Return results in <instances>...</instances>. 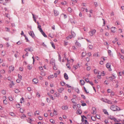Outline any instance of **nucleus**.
<instances>
[{"mask_svg":"<svg viewBox=\"0 0 124 124\" xmlns=\"http://www.w3.org/2000/svg\"><path fill=\"white\" fill-rule=\"evenodd\" d=\"M110 108L113 111H117L121 110V109L115 105H112L110 106Z\"/></svg>","mask_w":124,"mask_h":124,"instance_id":"nucleus-1","label":"nucleus"},{"mask_svg":"<svg viewBox=\"0 0 124 124\" xmlns=\"http://www.w3.org/2000/svg\"><path fill=\"white\" fill-rule=\"evenodd\" d=\"M96 32V30L95 29H92L89 32V35L91 36L94 35Z\"/></svg>","mask_w":124,"mask_h":124,"instance_id":"nucleus-2","label":"nucleus"},{"mask_svg":"<svg viewBox=\"0 0 124 124\" xmlns=\"http://www.w3.org/2000/svg\"><path fill=\"white\" fill-rule=\"evenodd\" d=\"M111 65L110 63H107L106 64V66L110 71L112 70V69L111 68Z\"/></svg>","mask_w":124,"mask_h":124,"instance_id":"nucleus-3","label":"nucleus"},{"mask_svg":"<svg viewBox=\"0 0 124 124\" xmlns=\"http://www.w3.org/2000/svg\"><path fill=\"white\" fill-rule=\"evenodd\" d=\"M29 34L32 38H34L35 36L33 31H31L29 32Z\"/></svg>","mask_w":124,"mask_h":124,"instance_id":"nucleus-4","label":"nucleus"},{"mask_svg":"<svg viewBox=\"0 0 124 124\" xmlns=\"http://www.w3.org/2000/svg\"><path fill=\"white\" fill-rule=\"evenodd\" d=\"M32 81L33 84H36L38 82V80L37 79L34 78L32 80Z\"/></svg>","mask_w":124,"mask_h":124,"instance_id":"nucleus-5","label":"nucleus"},{"mask_svg":"<svg viewBox=\"0 0 124 124\" xmlns=\"http://www.w3.org/2000/svg\"><path fill=\"white\" fill-rule=\"evenodd\" d=\"M55 60L53 59H51L50 63L51 64H52L53 66H55Z\"/></svg>","mask_w":124,"mask_h":124,"instance_id":"nucleus-6","label":"nucleus"},{"mask_svg":"<svg viewBox=\"0 0 124 124\" xmlns=\"http://www.w3.org/2000/svg\"><path fill=\"white\" fill-rule=\"evenodd\" d=\"M54 16H57L59 15V12L58 11L54 10Z\"/></svg>","mask_w":124,"mask_h":124,"instance_id":"nucleus-7","label":"nucleus"},{"mask_svg":"<svg viewBox=\"0 0 124 124\" xmlns=\"http://www.w3.org/2000/svg\"><path fill=\"white\" fill-rule=\"evenodd\" d=\"M80 66H79V64H78L76 65H74L73 66V69H75V70L79 67Z\"/></svg>","mask_w":124,"mask_h":124,"instance_id":"nucleus-8","label":"nucleus"},{"mask_svg":"<svg viewBox=\"0 0 124 124\" xmlns=\"http://www.w3.org/2000/svg\"><path fill=\"white\" fill-rule=\"evenodd\" d=\"M76 113L77 114L80 115L82 113V111L80 109H79L77 110Z\"/></svg>","mask_w":124,"mask_h":124,"instance_id":"nucleus-9","label":"nucleus"},{"mask_svg":"<svg viewBox=\"0 0 124 124\" xmlns=\"http://www.w3.org/2000/svg\"><path fill=\"white\" fill-rule=\"evenodd\" d=\"M14 68L13 66H10L9 67V69L10 72L11 71H13L14 70Z\"/></svg>","mask_w":124,"mask_h":124,"instance_id":"nucleus-10","label":"nucleus"},{"mask_svg":"<svg viewBox=\"0 0 124 124\" xmlns=\"http://www.w3.org/2000/svg\"><path fill=\"white\" fill-rule=\"evenodd\" d=\"M64 90V88L63 87H61L58 89V91L60 93H62Z\"/></svg>","mask_w":124,"mask_h":124,"instance_id":"nucleus-11","label":"nucleus"},{"mask_svg":"<svg viewBox=\"0 0 124 124\" xmlns=\"http://www.w3.org/2000/svg\"><path fill=\"white\" fill-rule=\"evenodd\" d=\"M64 76L65 79L67 80L68 79V75L66 73H65L64 74Z\"/></svg>","mask_w":124,"mask_h":124,"instance_id":"nucleus-12","label":"nucleus"},{"mask_svg":"<svg viewBox=\"0 0 124 124\" xmlns=\"http://www.w3.org/2000/svg\"><path fill=\"white\" fill-rule=\"evenodd\" d=\"M116 28L115 27H112L111 28V31L113 32H115V29Z\"/></svg>","mask_w":124,"mask_h":124,"instance_id":"nucleus-13","label":"nucleus"},{"mask_svg":"<svg viewBox=\"0 0 124 124\" xmlns=\"http://www.w3.org/2000/svg\"><path fill=\"white\" fill-rule=\"evenodd\" d=\"M68 108V107L67 106H63L62 107V109L63 110H67Z\"/></svg>","mask_w":124,"mask_h":124,"instance_id":"nucleus-14","label":"nucleus"},{"mask_svg":"<svg viewBox=\"0 0 124 124\" xmlns=\"http://www.w3.org/2000/svg\"><path fill=\"white\" fill-rule=\"evenodd\" d=\"M81 117H82V119H81L82 122H84V121L85 120V119H84V118H85V119L86 118V117H85V116H84V115L82 116Z\"/></svg>","mask_w":124,"mask_h":124,"instance_id":"nucleus-15","label":"nucleus"},{"mask_svg":"<svg viewBox=\"0 0 124 124\" xmlns=\"http://www.w3.org/2000/svg\"><path fill=\"white\" fill-rule=\"evenodd\" d=\"M101 100L103 102L107 103L108 99H104L103 98H102L101 99Z\"/></svg>","mask_w":124,"mask_h":124,"instance_id":"nucleus-16","label":"nucleus"},{"mask_svg":"<svg viewBox=\"0 0 124 124\" xmlns=\"http://www.w3.org/2000/svg\"><path fill=\"white\" fill-rule=\"evenodd\" d=\"M75 44L78 47H80L81 46L80 43L78 42L77 41H76V42L75 43Z\"/></svg>","mask_w":124,"mask_h":124,"instance_id":"nucleus-17","label":"nucleus"},{"mask_svg":"<svg viewBox=\"0 0 124 124\" xmlns=\"http://www.w3.org/2000/svg\"><path fill=\"white\" fill-rule=\"evenodd\" d=\"M71 35H72V37H74L76 35V34L74 32L72 31H71Z\"/></svg>","mask_w":124,"mask_h":124,"instance_id":"nucleus-18","label":"nucleus"},{"mask_svg":"<svg viewBox=\"0 0 124 124\" xmlns=\"http://www.w3.org/2000/svg\"><path fill=\"white\" fill-rule=\"evenodd\" d=\"M80 82L81 84L82 85H83L85 84V82L83 80H80Z\"/></svg>","mask_w":124,"mask_h":124,"instance_id":"nucleus-19","label":"nucleus"},{"mask_svg":"<svg viewBox=\"0 0 124 124\" xmlns=\"http://www.w3.org/2000/svg\"><path fill=\"white\" fill-rule=\"evenodd\" d=\"M54 76L53 75H50L48 77V79H50L52 78H54Z\"/></svg>","mask_w":124,"mask_h":124,"instance_id":"nucleus-20","label":"nucleus"},{"mask_svg":"<svg viewBox=\"0 0 124 124\" xmlns=\"http://www.w3.org/2000/svg\"><path fill=\"white\" fill-rule=\"evenodd\" d=\"M25 117H26V116L24 114H22L20 117L22 119H24Z\"/></svg>","mask_w":124,"mask_h":124,"instance_id":"nucleus-21","label":"nucleus"},{"mask_svg":"<svg viewBox=\"0 0 124 124\" xmlns=\"http://www.w3.org/2000/svg\"><path fill=\"white\" fill-rule=\"evenodd\" d=\"M60 94L59 93H54V95L56 97H58L60 95Z\"/></svg>","mask_w":124,"mask_h":124,"instance_id":"nucleus-22","label":"nucleus"},{"mask_svg":"<svg viewBox=\"0 0 124 124\" xmlns=\"http://www.w3.org/2000/svg\"><path fill=\"white\" fill-rule=\"evenodd\" d=\"M87 123V121L86 119H85V120L84 121L81 123V124H86Z\"/></svg>","mask_w":124,"mask_h":124,"instance_id":"nucleus-23","label":"nucleus"},{"mask_svg":"<svg viewBox=\"0 0 124 124\" xmlns=\"http://www.w3.org/2000/svg\"><path fill=\"white\" fill-rule=\"evenodd\" d=\"M5 71L4 70H2L0 71V74H3L5 73Z\"/></svg>","mask_w":124,"mask_h":124,"instance_id":"nucleus-24","label":"nucleus"},{"mask_svg":"<svg viewBox=\"0 0 124 124\" xmlns=\"http://www.w3.org/2000/svg\"><path fill=\"white\" fill-rule=\"evenodd\" d=\"M14 91L15 93H18L20 92V91L18 89H16L14 90Z\"/></svg>","mask_w":124,"mask_h":124,"instance_id":"nucleus-25","label":"nucleus"},{"mask_svg":"<svg viewBox=\"0 0 124 124\" xmlns=\"http://www.w3.org/2000/svg\"><path fill=\"white\" fill-rule=\"evenodd\" d=\"M82 55L81 56H82V57H83L85 56L86 55V53L85 52H83L82 53ZM82 58L83 57H82Z\"/></svg>","mask_w":124,"mask_h":124,"instance_id":"nucleus-26","label":"nucleus"},{"mask_svg":"<svg viewBox=\"0 0 124 124\" xmlns=\"http://www.w3.org/2000/svg\"><path fill=\"white\" fill-rule=\"evenodd\" d=\"M75 91L77 93H79V90L78 89V88H76L75 89Z\"/></svg>","mask_w":124,"mask_h":124,"instance_id":"nucleus-27","label":"nucleus"},{"mask_svg":"<svg viewBox=\"0 0 124 124\" xmlns=\"http://www.w3.org/2000/svg\"><path fill=\"white\" fill-rule=\"evenodd\" d=\"M91 119L93 121H95L96 120V118L95 116H92Z\"/></svg>","mask_w":124,"mask_h":124,"instance_id":"nucleus-28","label":"nucleus"},{"mask_svg":"<svg viewBox=\"0 0 124 124\" xmlns=\"http://www.w3.org/2000/svg\"><path fill=\"white\" fill-rule=\"evenodd\" d=\"M93 56H94L95 57H97L98 56H99V55L98 54V53H95L94 54H93Z\"/></svg>","mask_w":124,"mask_h":124,"instance_id":"nucleus-29","label":"nucleus"},{"mask_svg":"<svg viewBox=\"0 0 124 124\" xmlns=\"http://www.w3.org/2000/svg\"><path fill=\"white\" fill-rule=\"evenodd\" d=\"M27 121L29 123L31 124V122L32 121V120L31 119L29 118L27 120Z\"/></svg>","mask_w":124,"mask_h":124,"instance_id":"nucleus-30","label":"nucleus"},{"mask_svg":"<svg viewBox=\"0 0 124 124\" xmlns=\"http://www.w3.org/2000/svg\"><path fill=\"white\" fill-rule=\"evenodd\" d=\"M107 103L109 104H111L112 103V101L108 100H107Z\"/></svg>","mask_w":124,"mask_h":124,"instance_id":"nucleus-31","label":"nucleus"},{"mask_svg":"<svg viewBox=\"0 0 124 124\" xmlns=\"http://www.w3.org/2000/svg\"><path fill=\"white\" fill-rule=\"evenodd\" d=\"M61 3L62 5H64L66 4L67 3L65 1L64 2H61Z\"/></svg>","mask_w":124,"mask_h":124,"instance_id":"nucleus-32","label":"nucleus"},{"mask_svg":"<svg viewBox=\"0 0 124 124\" xmlns=\"http://www.w3.org/2000/svg\"><path fill=\"white\" fill-rule=\"evenodd\" d=\"M4 98H5V100H4L3 101V103L4 104H7V102L6 101V97L5 96L4 97Z\"/></svg>","mask_w":124,"mask_h":124,"instance_id":"nucleus-33","label":"nucleus"},{"mask_svg":"<svg viewBox=\"0 0 124 124\" xmlns=\"http://www.w3.org/2000/svg\"><path fill=\"white\" fill-rule=\"evenodd\" d=\"M61 84L62 86H64L65 84V83L63 81H62L61 82Z\"/></svg>","mask_w":124,"mask_h":124,"instance_id":"nucleus-34","label":"nucleus"},{"mask_svg":"<svg viewBox=\"0 0 124 124\" xmlns=\"http://www.w3.org/2000/svg\"><path fill=\"white\" fill-rule=\"evenodd\" d=\"M27 68L29 70H30L32 69V67L31 66L28 65L27 66Z\"/></svg>","mask_w":124,"mask_h":124,"instance_id":"nucleus-35","label":"nucleus"},{"mask_svg":"<svg viewBox=\"0 0 124 124\" xmlns=\"http://www.w3.org/2000/svg\"><path fill=\"white\" fill-rule=\"evenodd\" d=\"M10 115L11 116H15V114L12 112H11L10 113Z\"/></svg>","mask_w":124,"mask_h":124,"instance_id":"nucleus-36","label":"nucleus"},{"mask_svg":"<svg viewBox=\"0 0 124 124\" xmlns=\"http://www.w3.org/2000/svg\"><path fill=\"white\" fill-rule=\"evenodd\" d=\"M41 33L45 37H47V35L45 34L44 32L43 31V32L42 33Z\"/></svg>","mask_w":124,"mask_h":124,"instance_id":"nucleus-37","label":"nucleus"},{"mask_svg":"<svg viewBox=\"0 0 124 124\" xmlns=\"http://www.w3.org/2000/svg\"><path fill=\"white\" fill-rule=\"evenodd\" d=\"M94 72L95 74H99V73H98V71L96 70H94Z\"/></svg>","mask_w":124,"mask_h":124,"instance_id":"nucleus-38","label":"nucleus"},{"mask_svg":"<svg viewBox=\"0 0 124 124\" xmlns=\"http://www.w3.org/2000/svg\"><path fill=\"white\" fill-rule=\"evenodd\" d=\"M16 106L17 108H19L20 107V105L19 104H17L16 105Z\"/></svg>","mask_w":124,"mask_h":124,"instance_id":"nucleus-39","label":"nucleus"},{"mask_svg":"<svg viewBox=\"0 0 124 124\" xmlns=\"http://www.w3.org/2000/svg\"><path fill=\"white\" fill-rule=\"evenodd\" d=\"M67 10L70 12H71L72 11V8H68Z\"/></svg>","mask_w":124,"mask_h":124,"instance_id":"nucleus-40","label":"nucleus"},{"mask_svg":"<svg viewBox=\"0 0 124 124\" xmlns=\"http://www.w3.org/2000/svg\"><path fill=\"white\" fill-rule=\"evenodd\" d=\"M103 112H104V113L105 114H108V112L107 111V110L106 109H103Z\"/></svg>","mask_w":124,"mask_h":124,"instance_id":"nucleus-41","label":"nucleus"},{"mask_svg":"<svg viewBox=\"0 0 124 124\" xmlns=\"http://www.w3.org/2000/svg\"><path fill=\"white\" fill-rule=\"evenodd\" d=\"M72 38L71 36V35H69L68 36L66 37V38L67 39H71Z\"/></svg>","mask_w":124,"mask_h":124,"instance_id":"nucleus-42","label":"nucleus"},{"mask_svg":"<svg viewBox=\"0 0 124 124\" xmlns=\"http://www.w3.org/2000/svg\"><path fill=\"white\" fill-rule=\"evenodd\" d=\"M41 45L43 46H44L45 47H47V46L46 45H45L44 42L42 43Z\"/></svg>","mask_w":124,"mask_h":124,"instance_id":"nucleus-43","label":"nucleus"},{"mask_svg":"<svg viewBox=\"0 0 124 124\" xmlns=\"http://www.w3.org/2000/svg\"><path fill=\"white\" fill-rule=\"evenodd\" d=\"M88 47L90 49H92L93 47V46L92 45H89L88 46Z\"/></svg>","mask_w":124,"mask_h":124,"instance_id":"nucleus-44","label":"nucleus"},{"mask_svg":"<svg viewBox=\"0 0 124 124\" xmlns=\"http://www.w3.org/2000/svg\"><path fill=\"white\" fill-rule=\"evenodd\" d=\"M20 103H22L24 101V99L23 97L22 98L20 99Z\"/></svg>","mask_w":124,"mask_h":124,"instance_id":"nucleus-45","label":"nucleus"},{"mask_svg":"<svg viewBox=\"0 0 124 124\" xmlns=\"http://www.w3.org/2000/svg\"><path fill=\"white\" fill-rule=\"evenodd\" d=\"M1 92L2 94H5L6 93V92L4 90H2L1 91Z\"/></svg>","mask_w":124,"mask_h":124,"instance_id":"nucleus-46","label":"nucleus"},{"mask_svg":"<svg viewBox=\"0 0 124 124\" xmlns=\"http://www.w3.org/2000/svg\"><path fill=\"white\" fill-rule=\"evenodd\" d=\"M58 59L61 62V57L60 54L59 55H58Z\"/></svg>","mask_w":124,"mask_h":124,"instance_id":"nucleus-47","label":"nucleus"},{"mask_svg":"<svg viewBox=\"0 0 124 124\" xmlns=\"http://www.w3.org/2000/svg\"><path fill=\"white\" fill-rule=\"evenodd\" d=\"M71 1H72V4H73V3H76L77 2V1L76 0H71Z\"/></svg>","mask_w":124,"mask_h":124,"instance_id":"nucleus-48","label":"nucleus"},{"mask_svg":"<svg viewBox=\"0 0 124 124\" xmlns=\"http://www.w3.org/2000/svg\"><path fill=\"white\" fill-rule=\"evenodd\" d=\"M114 117L113 116H109V118L110 119L113 120L114 118Z\"/></svg>","mask_w":124,"mask_h":124,"instance_id":"nucleus-49","label":"nucleus"},{"mask_svg":"<svg viewBox=\"0 0 124 124\" xmlns=\"http://www.w3.org/2000/svg\"><path fill=\"white\" fill-rule=\"evenodd\" d=\"M8 99L9 100L11 101H12L13 99L11 96H10L9 97Z\"/></svg>","mask_w":124,"mask_h":124,"instance_id":"nucleus-50","label":"nucleus"},{"mask_svg":"<svg viewBox=\"0 0 124 124\" xmlns=\"http://www.w3.org/2000/svg\"><path fill=\"white\" fill-rule=\"evenodd\" d=\"M51 44L52 46V47H53L54 49L55 48V46L54 45V44L53 43L51 42Z\"/></svg>","mask_w":124,"mask_h":124,"instance_id":"nucleus-51","label":"nucleus"},{"mask_svg":"<svg viewBox=\"0 0 124 124\" xmlns=\"http://www.w3.org/2000/svg\"><path fill=\"white\" fill-rule=\"evenodd\" d=\"M54 112L53 113V114L54 115H57V111H55V110H54Z\"/></svg>","mask_w":124,"mask_h":124,"instance_id":"nucleus-52","label":"nucleus"},{"mask_svg":"<svg viewBox=\"0 0 124 124\" xmlns=\"http://www.w3.org/2000/svg\"><path fill=\"white\" fill-rule=\"evenodd\" d=\"M68 44V42L67 41H64V45L65 46H66Z\"/></svg>","mask_w":124,"mask_h":124,"instance_id":"nucleus-53","label":"nucleus"},{"mask_svg":"<svg viewBox=\"0 0 124 124\" xmlns=\"http://www.w3.org/2000/svg\"><path fill=\"white\" fill-rule=\"evenodd\" d=\"M111 51L110 50H108V54H109L110 55H111Z\"/></svg>","mask_w":124,"mask_h":124,"instance_id":"nucleus-54","label":"nucleus"},{"mask_svg":"<svg viewBox=\"0 0 124 124\" xmlns=\"http://www.w3.org/2000/svg\"><path fill=\"white\" fill-rule=\"evenodd\" d=\"M50 121L52 123L54 124V121L53 119H50Z\"/></svg>","mask_w":124,"mask_h":124,"instance_id":"nucleus-55","label":"nucleus"},{"mask_svg":"<svg viewBox=\"0 0 124 124\" xmlns=\"http://www.w3.org/2000/svg\"><path fill=\"white\" fill-rule=\"evenodd\" d=\"M90 69L91 67L90 66H88L87 67L86 70H89Z\"/></svg>","mask_w":124,"mask_h":124,"instance_id":"nucleus-56","label":"nucleus"},{"mask_svg":"<svg viewBox=\"0 0 124 124\" xmlns=\"http://www.w3.org/2000/svg\"><path fill=\"white\" fill-rule=\"evenodd\" d=\"M27 50H28L30 52H32L33 50L32 49H31V48H27Z\"/></svg>","mask_w":124,"mask_h":124,"instance_id":"nucleus-57","label":"nucleus"},{"mask_svg":"<svg viewBox=\"0 0 124 124\" xmlns=\"http://www.w3.org/2000/svg\"><path fill=\"white\" fill-rule=\"evenodd\" d=\"M18 52L17 51H16V54H15V56L16 58H17V55H18Z\"/></svg>","mask_w":124,"mask_h":124,"instance_id":"nucleus-58","label":"nucleus"},{"mask_svg":"<svg viewBox=\"0 0 124 124\" xmlns=\"http://www.w3.org/2000/svg\"><path fill=\"white\" fill-rule=\"evenodd\" d=\"M5 29L6 30V31H9V29L7 27H6L5 28Z\"/></svg>","mask_w":124,"mask_h":124,"instance_id":"nucleus-59","label":"nucleus"},{"mask_svg":"<svg viewBox=\"0 0 124 124\" xmlns=\"http://www.w3.org/2000/svg\"><path fill=\"white\" fill-rule=\"evenodd\" d=\"M6 17L8 18L9 19H10L9 16V15L8 14H6Z\"/></svg>","mask_w":124,"mask_h":124,"instance_id":"nucleus-60","label":"nucleus"},{"mask_svg":"<svg viewBox=\"0 0 124 124\" xmlns=\"http://www.w3.org/2000/svg\"><path fill=\"white\" fill-rule=\"evenodd\" d=\"M18 76L19 78L21 79H22V76L19 74H18Z\"/></svg>","mask_w":124,"mask_h":124,"instance_id":"nucleus-61","label":"nucleus"},{"mask_svg":"<svg viewBox=\"0 0 124 124\" xmlns=\"http://www.w3.org/2000/svg\"><path fill=\"white\" fill-rule=\"evenodd\" d=\"M96 117L98 119H100V116L99 115H96Z\"/></svg>","mask_w":124,"mask_h":124,"instance_id":"nucleus-62","label":"nucleus"},{"mask_svg":"<svg viewBox=\"0 0 124 124\" xmlns=\"http://www.w3.org/2000/svg\"><path fill=\"white\" fill-rule=\"evenodd\" d=\"M20 111L21 113H23V109L21 108H20Z\"/></svg>","mask_w":124,"mask_h":124,"instance_id":"nucleus-63","label":"nucleus"},{"mask_svg":"<svg viewBox=\"0 0 124 124\" xmlns=\"http://www.w3.org/2000/svg\"><path fill=\"white\" fill-rule=\"evenodd\" d=\"M39 119L40 120H42V117L41 116H39L38 117Z\"/></svg>","mask_w":124,"mask_h":124,"instance_id":"nucleus-64","label":"nucleus"}]
</instances>
